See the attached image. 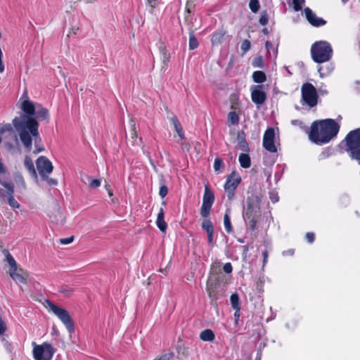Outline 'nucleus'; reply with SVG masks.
Returning <instances> with one entry per match:
<instances>
[{
  "label": "nucleus",
  "instance_id": "nucleus-8",
  "mask_svg": "<svg viewBox=\"0 0 360 360\" xmlns=\"http://www.w3.org/2000/svg\"><path fill=\"white\" fill-rule=\"evenodd\" d=\"M301 95L302 104H306L309 108H314L317 105L319 95L312 84L309 82L304 83L301 86Z\"/></svg>",
  "mask_w": 360,
  "mask_h": 360
},
{
  "label": "nucleus",
  "instance_id": "nucleus-25",
  "mask_svg": "<svg viewBox=\"0 0 360 360\" xmlns=\"http://www.w3.org/2000/svg\"><path fill=\"white\" fill-rule=\"evenodd\" d=\"M200 338L206 342H212L214 340L215 335L211 329H205L200 334Z\"/></svg>",
  "mask_w": 360,
  "mask_h": 360
},
{
  "label": "nucleus",
  "instance_id": "nucleus-17",
  "mask_svg": "<svg viewBox=\"0 0 360 360\" xmlns=\"http://www.w3.org/2000/svg\"><path fill=\"white\" fill-rule=\"evenodd\" d=\"M34 106L35 108V113L34 115H36V117H34L37 121L39 122L38 120H44L46 122V123H49L50 121V114L49 111L46 108L43 107L39 103L34 104Z\"/></svg>",
  "mask_w": 360,
  "mask_h": 360
},
{
  "label": "nucleus",
  "instance_id": "nucleus-22",
  "mask_svg": "<svg viewBox=\"0 0 360 360\" xmlns=\"http://www.w3.org/2000/svg\"><path fill=\"white\" fill-rule=\"evenodd\" d=\"M214 202V195L213 192L209 188L208 186H205V192L202 197V203L212 205Z\"/></svg>",
  "mask_w": 360,
  "mask_h": 360
},
{
  "label": "nucleus",
  "instance_id": "nucleus-28",
  "mask_svg": "<svg viewBox=\"0 0 360 360\" xmlns=\"http://www.w3.org/2000/svg\"><path fill=\"white\" fill-rule=\"evenodd\" d=\"M5 253L6 255V259L8 264L10 265V269H15L18 268L17 263L13 258V257L10 254L8 250H4L3 251Z\"/></svg>",
  "mask_w": 360,
  "mask_h": 360
},
{
  "label": "nucleus",
  "instance_id": "nucleus-3",
  "mask_svg": "<svg viewBox=\"0 0 360 360\" xmlns=\"http://www.w3.org/2000/svg\"><path fill=\"white\" fill-rule=\"evenodd\" d=\"M225 276L221 273L213 270L210 272L206 282V292L210 299L212 305L217 306V300L225 296L226 288Z\"/></svg>",
  "mask_w": 360,
  "mask_h": 360
},
{
  "label": "nucleus",
  "instance_id": "nucleus-50",
  "mask_svg": "<svg viewBox=\"0 0 360 360\" xmlns=\"http://www.w3.org/2000/svg\"><path fill=\"white\" fill-rule=\"evenodd\" d=\"M173 354L172 353L170 354H164L153 360H171L172 358Z\"/></svg>",
  "mask_w": 360,
  "mask_h": 360
},
{
  "label": "nucleus",
  "instance_id": "nucleus-35",
  "mask_svg": "<svg viewBox=\"0 0 360 360\" xmlns=\"http://www.w3.org/2000/svg\"><path fill=\"white\" fill-rule=\"evenodd\" d=\"M198 41L195 37L193 32H191L189 34V49L194 50L198 46Z\"/></svg>",
  "mask_w": 360,
  "mask_h": 360
},
{
  "label": "nucleus",
  "instance_id": "nucleus-6",
  "mask_svg": "<svg viewBox=\"0 0 360 360\" xmlns=\"http://www.w3.org/2000/svg\"><path fill=\"white\" fill-rule=\"evenodd\" d=\"M345 151L360 164V128L350 131L344 139Z\"/></svg>",
  "mask_w": 360,
  "mask_h": 360
},
{
  "label": "nucleus",
  "instance_id": "nucleus-45",
  "mask_svg": "<svg viewBox=\"0 0 360 360\" xmlns=\"http://www.w3.org/2000/svg\"><path fill=\"white\" fill-rule=\"evenodd\" d=\"M254 67L262 68L264 66V61L262 56L256 57L252 63Z\"/></svg>",
  "mask_w": 360,
  "mask_h": 360
},
{
  "label": "nucleus",
  "instance_id": "nucleus-1",
  "mask_svg": "<svg viewBox=\"0 0 360 360\" xmlns=\"http://www.w3.org/2000/svg\"><path fill=\"white\" fill-rule=\"evenodd\" d=\"M23 112L15 117L12 123L0 124V143L10 153H20L22 146L25 152L30 153L34 145L33 153L37 155L45 150L39 133V123L34 117L35 108L33 102L27 99L22 102Z\"/></svg>",
  "mask_w": 360,
  "mask_h": 360
},
{
  "label": "nucleus",
  "instance_id": "nucleus-52",
  "mask_svg": "<svg viewBox=\"0 0 360 360\" xmlns=\"http://www.w3.org/2000/svg\"><path fill=\"white\" fill-rule=\"evenodd\" d=\"M223 270L226 274H231L233 271L232 265L230 262L226 263L223 266Z\"/></svg>",
  "mask_w": 360,
  "mask_h": 360
},
{
  "label": "nucleus",
  "instance_id": "nucleus-32",
  "mask_svg": "<svg viewBox=\"0 0 360 360\" xmlns=\"http://www.w3.org/2000/svg\"><path fill=\"white\" fill-rule=\"evenodd\" d=\"M224 224L226 231L228 233H231L233 231V227L227 210L224 216Z\"/></svg>",
  "mask_w": 360,
  "mask_h": 360
},
{
  "label": "nucleus",
  "instance_id": "nucleus-40",
  "mask_svg": "<svg viewBox=\"0 0 360 360\" xmlns=\"http://www.w3.org/2000/svg\"><path fill=\"white\" fill-rule=\"evenodd\" d=\"M305 0H292V4L295 11H300L302 8V5L304 4Z\"/></svg>",
  "mask_w": 360,
  "mask_h": 360
},
{
  "label": "nucleus",
  "instance_id": "nucleus-18",
  "mask_svg": "<svg viewBox=\"0 0 360 360\" xmlns=\"http://www.w3.org/2000/svg\"><path fill=\"white\" fill-rule=\"evenodd\" d=\"M4 188H0V198L5 200L11 195H14V185L11 181H4L0 182Z\"/></svg>",
  "mask_w": 360,
  "mask_h": 360
},
{
  "label": "nucleus",
  "instance_id": "nucleus-64",
  "mask_svg": "<svg viewBox=\"0 0 360 360\" xmlns=\"http://www.w3.org/2000/svg\"><path fill=\"white\" fill-rule=\"evenodd\" d=\"M265 46H266V48L267 49H269V47L271 46V43L269 41H266V43H265Z\"/></svg>",
  "mask_w": 360,
  "mask_h": 360
},
{
  "label": "nucleus",
  "instance_id": "nucleus-48",
  "mask_svg": "<svg viewBox=\"0 0 360 360\" xmlns=\"http://www.w3.org/2000/svg\"><path fill=\"white\" fill-rule=\"evenodd\" d=\"M171 121L174 125L175 129L182 127L181 124L176 115H174L171 118Z\"/></svg>",
  "mask_w": 360,
  "mask_h": 360
},
{
  "label": "nucleus",
  "instance_id": "nucleus-14",
  "mask_svg": "<svg viewBox=\"0 0 360 360\" xmlns=\"http://www.w3.org/2000/svg\"><path fill=\"white\" fill-rule=\"evenodd\" d=\"M9 275L17 284L26 285L27 283L29 274L21 268L9 269Z\"/></svg>",
  "mask_w": 360,
  "mask_h": 360
},
{
  "label": "nucleus",
  "instance_id": "nucleus-60",
  "mask_svg": "<svg viewBox=\"0 0 360 360\" xmlns=\"http://www.w3.org/2000/svg\"><path fill=\"white\" fill-rule=\"evenodd\" d=\"M270 198L273 202H276L278 200V196L277 195L274 197L271 196Z\"/></svg>",
  "mask_w": 360,
  "mask_h": 360
},
{
  "label": "nucleus",
  "instance_id": "nucleus-51",
  "mask_svg": "<svg viewBox=\"0 0 360 360\" xmlns=\"http://www.w3.org/2000/svg\"><path fill=\"white\" fill-rule=\"evenodd\" d=\"M305 238L308 243H312L315 240V235L312 232H307L305 235Z\"/></svg>",
  "mask_w": 360,
  "mask_h": 360
},
{
  "label": "nucleus",
  "instance_id": "nucleus-61",
  "mask_svg": "<svg viewBox=\"0 0 360 360\" xmlns=\"http://www.w3.org/2000/svg\"><path fill=\"white\" fill-rule=\"evenodd\" d=\"M176 131L177 132V134H183L184 133V131H183V128L181 127V128H179V129H175Z\"/></svg>",
  "mask_w": 360,
  "mask_h": 360
},
{
  "label": "nucleus",
  "instance_id": "nucleus-49",
  "mask_svg": "<svg viewBox=\"0 0 360 360\" xmlns=\"http://www.w3.org/2000/svg\"><path fill=\"white\" fill-rule=\"evenodd\" d=\"M268 15L266 13H264L260 16L259 22L261 25H266L268 23Z\"/></svg>",
  "mask_w": 360,
  "mask_h": 360
},
{
  "label": "nucleus",
  "instance_id": "nucleus-7",
  "mask_svg": "<svg viewBox=\"0 0 360 360\" xmlns=\"http://www.w3.org/2000/svg\"><path fill=\"white\" fill-rule=\"evenodd\" d=\"M36 166L42 180L46 181L51 186L58 184L56 179L49 178V174L53 172L52 162L46 157L40 156L36 160Z\"/></svg>",
  "mask_w": 360,
  "mask_h": 360
},
{
  "label": "nucleus",
  "instance_id": "nucleus-20",
  "mask_svg": "<svg viewBox=\"0 0 360 360\" xmlns=\"http://www.w3.org/2000/svg\"><path fill=\"white\" fill-rule=\"evenodd\" d=\"M156 225L161 232L164 233H166L167 224L165 221V211L163 207H160L156 219Z\"/></svg>",
  "mask_w": 360,
  "mask_h": 360
},
{
  "label": "nucleus",
  "instance_id": "nucleus-4",
  "mask_svg": "<svg viewBox=\"0 0 360 360\" xmlns=\"http://www.w3.org/2000/svg\"><path fill=\"white\" fill-rule=\"evenodd\" d=\"M260 204L261 198L257 195L252 194L247 198L243 219L246 226L252 231H255L262 215Z\"/></svg>",
  "mask_w": 360,
  "mask_h": 360
},
{
  "label": "nucleus",
  "instance_id": "nucleus-63",
  "mask_svg": "<svg viewBox=\"0 0 360 360\" xmlns=\"http://www.w3.org/2000/svg\"><path fill=\"white\" fill-rule=\"evenodd\" d=\"M292 124H299L300 125L302 124V122L299 120H293V121H292Z\"/></svg>",
  "mask_w": 360,
  "mask_h": 360
},
{
  "label": "nucleus",
  "instance_id": "nucleus-44",
  "mask_svg": "<svg viewBox=\"0 0 360 360\" xmlns=\"http://www.w3.org/2000/svg\"><path fill=\"white\" fill-rule=\"evenodd\" d=\"M7 330V326L2 315L0 314V335H3Z\"/></svg>",
  "mask_w": 360,
  "mask_h": 360
},
{
  "label": "nucleus",
  "instance_id": "nucleus-10",
  "mask_svg": "<svg viewBox=\"0 0 360 360\" xmlns=\"http://www.w3.org/2000/svg\"><path fill=\"white\" fill-rule=\"evenodd\" d=\"M240 181L241 178L236 171H233L230 174L227 175L224 187L229 201H232L235 199L236 190Z\"/></svg>",
  "mask_w": 360,
  "mask_h": 360
},
{
  "label": "nucleus",
  "instance_id": "nucleus-33",
  "mask_svg": "<svg viewBox=\"0 0 360 360\" xmlns=\"http://www.w3.org/2000/svg\"><path fill=\"white\" fill-rule=\"evenodd\" d=\"M8 170L4 163L2 162V160L0 158V182H3L4 181L8 180Z\"/></svg>",
  "mask_w": 360,
  "mask_h": 360
},
{
  "label": "nucleus",
  "instance_id": "nucleus-23",
  "mask_svg": "<svg viewBox=\"0 0 360 360\" xmlns=\"http://www.w3.org/2000/svg\"><path fill=\"white\" fill-rule=\"evenodd\" d=\"M24 165H25V167H26V169L30 172V175L33 178L37 179V172H36V170L34 168V165L32 158L30 156H28V155L25 156V160H24Z\"/></svg>",
  "mask_w": 360,
  "mask_h": 360
},
{
  "label": "nucleus",
  "instance_id": "nucleus-24",
  "mask_svg": "<svg viewBox=\"0 0 360 360\" xmlns=\"http://www.w3.org/2000/svg\"><path fill=\"white\" fill-rule=\"evenodd\" d=\"M226 31L220 30L214 32L212 35L211 41L213 45H217L222 43Z\"/></svg>",
  "mask_w": 360,
  "mask_h": 360
},
{
  "label": "nucleus",
  "instance_id": "nucleus-36",
  "mask_svg": "<svg viewBox=\"0 0 360 360\" xmlns=\"http://www.w3.org/2000/svg\"><path fill=\"white\" fill-rule=\"evenodd\" d=\"M211 207L212 205L202 203L200 208L201 216L204 218L208 217L210 214Z\"/></svg>",
  "mask_w": 360,
  "mask_h": 360
},
{
  "label": "nucleus",
  "instance_id": "nucleus-55",
  "mask_svg": "<svg viewBox=\"0 0 360 360\" xmlns=\"http://www.w3.org/2000/svg\"><path fill=\"white\" fill-rule=\"evenodd\" d=\"M213 234H214V231L207 233L208 243L211 246H213Z\"/></svg>",
  "mask_w": 360,
  "mask_h": 360
},
{
  "label": "nucleus",
  "instance_id": "nucleus-34",
  "mask_svg": "<svg viewBox=\"0 0 360 360\" xmlns=\"http://www.w3.org/2000/svg\"><path fill=\"white\" fill-rule=\"evenodd\" d=\"M58 292L66 297H70L74 294V289L68 286H61L58 289Z\"/></svg>",
  "mask_w": 360,
  "mask_h": 360
},
{
  "label": "nucleus",
  "instance_id": "nucleus-57",
  "mask_svg": "<svg viewBox=\"0 0 360 360\" xmlns=\"http://www.w3.org/2000/svg\"><path fill=\"white\" fill-rule=\"evenodd\" d=\"M234 310H235L234 317H235L236 323L237 324L238 323V321L239 317H240V309H238V310L237 309H234Z\"/></svg>",
  "mask_w": 360,
  "mask_h": 360
},
{
  "label": "nucleus",
  "instance_id": "nucleus-37",
  "mask_svg": "<svg viewBox=\"0 0 360 360\" xmlns=\"http://www.w3.org/2000/svg\"><path fill=\"white\" fill-rule=\"evenodd\" d=\"M202 228L207 233L214 231V226L212 222L210 219H205L202 223Z\"/></svg>",
  "mask_w": 360,
  "mask_h": 360
},
{
  "label": "nucleus",
  "instance_id": "nucleus-19",
  "mask_svg": "<svg viewBox=\"0 0 360 360\" xmlns=\"http://www.w3.org/2000/svg\"><path fill=\"white\" fill-rule=\"evenodd\" d=\"M246 134L244 131H239L237 134V146L241 150L248 153L250 150L248 143L246 141Z\"/></svg>",
  "mask_w": 360,
  "mask_h": 360
},
{
  "label": "nucleus",
  "instance_id": "nucleus-47",
  "mask_svg": "<svg viewBox=\"0 0 360 360\" xmlns=\"http://www.w3.org/2000/svg\"><path fill=\"white\" fill-rule=\"evenodd\" d=\"M74 238H75L73 236H72L70 237H68V238H60L59 240V243L62 245H68V244L72 243L74 240Z\"/></svg>",
  "mask_w": 360,
  "mask_h": 360
},
{
  "label": "nucleus",
  "instance_id": "nucleus-30",
  "mask_svg": "<svg viewBox=\"0 0 360 360\" xmlns=\"http://www.w3.org/2000/svg\"><path fill=\"white\" fill-rule=\"evenodd\" d=\"M13 178L15 184L20 188L25 189L26 187L25 180L19 172H15L13 174Z\"/></svg>",
  "mask_w": 360,
  "mask_h": 360
},
{
  "label": "nucleus",
  "instance_id": "nucleus-9",
  "mask_svg": "<svg viewBox=\"0 0 360 360\" xmlns=\"http://www.w3.org/2000/svg\"><path fill=\"white\" fill-rule=\"evenodd\" d=\"M49 307L51 311L65 325L69 333L75 330V323L72 319L69 311L64 308L57 306L56 304L49 302Z\"/></svg>",
  "mask_w": 360,
  "mask_h": 360
},
{
  "label": "nucleus",
  "instance_id": "nucleus-15",
  "mask_svg": "<svg viewBox=\"0 0 360 360\" xmlns=\"http://www.w3.org/2000/svg\"><path fill=\"white\" fill-rule=\"evenodd\" d=\"M130 132L128 143L131 146H138L142 143V138L138 136V131L136 130V123L133 119L129 121Z\"/></svg>",
  "mask_w": 360,
  "mask_h": 360
},
{
  "label": "nucleus",
  "instance_id": "nucleus-21",
  "mask_svg": "<svg viewBox=\"0 0 360 360\" xmlns=\"http://www.w3.org/2000/svg\"><path fill=\"white\" fill-rule=\"evenodd\" d=\"M158 49L161 54L162 63L165 66H167L170 59V53L167 51L166 46L162 42L160 43Z\"/></svg>",
  "mask_w": 360,
  "mask_h": 360
},
{
  "label": "nucleus",
  "instance_id": "nucleus-31",
  "mask_svg": "<svg viewBox=\"0 0 360 360\" xmlns=\"http://www.w3.org/2000/svg\"><path fill=\"white\" fill-rule=\"evenodd\" d=\"M230 302L231 307L233 309H240V299L239 296L237 293H233L230 297Z\"/></svg>",
  "mask_w": 360,
  "mask_h": 360
},
{
  "label": "nucleus",
  "instance_id": "nucleus-26",
  "mask_svg": "<svg viewBox=\"0 0 360 360\" xmlns=\"http://www.w3.org/2000/svg\"><path fill=\"white\" fill-rule=\"evenodd\" d=\"M238 161L243 168L248 169L251 166V160L249 155L247 153L240 154Z\"/></svg>",
  "mask_w": 360,
  "mask_h": 360
},
{
  "label": "nucleus",
  "instance_id": "nucleus-62",
  "mask_svg": "<svg viewBox=\"0 0 360 360\" xmlns=\"http://www.w3.org/2000/svg\"><path fill=\"white\" fill-rule=\"evenodd\" d=\"M176 131L177 132V134H183L184 133V131H183V128L181 127V128H179V129H175Z\"/></svg>",
  "mask_w": 360,
  "mask_h": 360
},
{
  "label": "nucleus",
  "instance_id": "nucleus-38",
  "mask_svg": "<svg viewBox=\"0 0 360 360\" xmlns=\"http://www.w3.org/2000/svg\"><path fill=\"white\" fill-rule=\"evenodd\" d=\"M249 8L252 13H257L260 8L259 0H250Z\"/></svg>",
  "mask_w": 360,
  "mask_h": 360
},
{
  "label": "nucleus",
  "instance_id": "nucleus-29",
  "mask_svg": "<svg viewBox=\"0 0 360 360\" xmlns=\"http://www.w3.org/2000/svg\"><path fill=\"white\" fill-rule=\"evenodd\" d=\"M240 117L236 111H231L228 114V122L233 125H238L239 123Z\"/></svg>",
  "mask_w": 360,
  "mask_h": 360
},
{
  "label": "nucleus",
  "instance_id": "nucleus-56",
  "mask_svg": "<svg viewBox=\"0 0 360 360\" xmlns=\"http://www.w3.org/2000/svg\"><path fill=\"white\" fill-rule=\"evenodd\" d=\"M105 187L108 192V196L110 198H112L113 196V192L112 190L111 189V186L109 184H105Z\"/></svg>",
  "mask_w": 360,
  "mask_h": 360
},
{
  "label": "nucleus",
  "instance_id": "nucleus-46",
  "mask_svg": "<svg viewBox=\"0 0 360 360\" xmlns=\"http://www.w3.org/2000/svg\"><path fill=\"white\" fill-rule=\"evenodd\" d=\"M168 193V188L165 184L161 185L160 187L159 195L162 198H164Z\"/></svg>",
  "mask_w": 360,
  "mask_h": 360
},
{
  "label": "nucleus",
  "instance_id": "nucleus-43",
  "mask_svg": "<svg viewBox=\"0 0 360 360\" xmlns=\"http://www.w3.org/2000/svg\"><path fill=\"white\" fill-rule=\"evenodd\" d=\"M88 179L89 181V185L91 188H97L101 186L100 179H94L91 176H88Z\"/></svg>",
  "mask_w": 360,
  "mask_h": 360
},
{
  "label": "nucleus",
  "instance_id": "nucleus-27",
  "mask_svg": "<svg viewBox=\"0 0 360 360\" xmlns=\"http://www.w3.org/2000/svg\"><path fill=\"white\" fill-rule=\"evenodd\" d=\"M252 79L255 83L262 84L266 80V76L263 71L257 70L252 73Z\"/></svg>",
  "mask_w": 360,
  "mask_h": 360
},
{
  "label": "nucleus",
  "instance_id": "nucleus-53",
  "mask_svg": "<svg viewBox=\"0 0 360 360\" xmlns=\"http://www.w3.org/2000/svg\"><path fill=\"white\" fill-rule=\"evenodd\" d=\"M262 255L263 257V266H264L268 261L269 252L267 250H263Z\"/></svg>",
  "mask_w": 360,
  "mask_h": 360
},
{
  "label": "nucleus",
  "instance_id": "nucleus-13",
  "mask_svg": "<svg viewBox=\"0 0 360 360\" xmlns=\"http://www.w3.org/2000/svg\"><path fill=\"white\" fill-rule=\"evenodd\" d=\"M275 131L272 127H269L264 132L263 136V147L270 153H276L277 148L274 143Z\"/></svg>",
  "mask_w": 360,
  "mask_h": 360
},
{
  "label": "nucleus",
  "instance_id": "nucleus-58",
  "mask_svg": "<svg viewBox=\"0 0 360 360\" xmlns=\"http://www.w3.org/2000/svg\"><path fill=\"white\" fill-rule=\"evenodd\" d=\"M195 7V4L193 2L187 1L185 5V8L193 9Z\"/></svg>",
  "mask_w": 360,
  "mask_h": 360
},
{
  "label": "nucleus",
  "instance_id": "nucleus-41",
  "mask_svg": "<svg viewBox=\"0 0 360 360\" xmlns=\"http://www.w3.org/2000/svg\"><path fill=\"white\" fill-rule=\"evenodd\" d=\"M251 48V43L248 39H245L241 44L240 49L243 51V55L246 53Z\"/></svg>",
  "mask_w": 360,
  "mask_h": 360
},
{
  "label": "nucleus",
  "instance_id": "nucleus-59",
  "mask_svg": "<svg viewBox=\"0 0 360 360\" xmlns=\"http://www.w3.org/2000/svg\"><path fill=\"white\" fill-rule=\"evenodd\" d=\"M192 20H193V18H192V17H191V15H188V14H186V15H185V17H184V20H185V22H187V23H188V24H189V23H192Z\"/></svg>",
  "mask_w": 360,
  "mask_h": 360
},
{
  "label": "nucleus",
  "instance_id": "nucleus-12",
  "mask_svg": "<svg viewBox=\"0 0 360 360\" xmlns=\"http://www.w3.org/2000/svg\"><path fill=\"white\" fill-rule=\"evenodd\" d=\"M264 85L258 84L250 88L252 101L257 106L262 105L267 99L266 93L263 90Z\"/></svg>",
  "mask_w": 360,
  "mask_h": 360
},
{
  "label": "nucleus",
  "instance_id": "nucleus-5",
  "mask_svg": "<svg viewBox=\"0 0 360 360\" xmlns=\"http://www.w3.org/2000/svg\"><path fill=\"white\" fill-rule=\"evenodd\" d=\"M333 56L331 45L326 41L314 42L311 47V56L316 63H322L330 60Z\"/></svg>",
  "mask_w": 360,
  "mask_h": 360
},
{
  "label": "nucleus",
  "instance_id": "nucleus-54",
  "mask_svg": "<svg viewBox=\"0 0 360 360\" xmlns=\"http://www.w3.org/2000/svg\"><path fill=\"white\" fill-rule=\"evenodd\" d=\"M295 254V249L290 248L286 250H284L282 253L283 256H292Z\"/></svg>",
  "mask_w": 360,
  "mask_h": 360
},
{
  "label": "nucleus",
  "instance_id": "nucleus-2",
  "mask_svg": "<svg viewBox=\"0 0 360 360\" xmlns=\"http://www.w3.org/2000/svg\"><path fill=\"white\" fill-rule=\"evenodd\" d=\"M340 128L333 119L314 121L308 131L309 139L317 145L328 143L337 136Z\"/></svg>",
  "mask_w": 360,
  "mask_h": 360
},
{
  "label": "nucleus",
  "instance_id": "nucleus-16",
  "mask_svg": "<svg viewBox=\"0 0 360 360\" xmlns=\"http://www.w3.org/2000/svg\"><path fill=\"white\" fill-rule=\"evenodd\" d=\"M305 17L307 21L314 27H321L326 24V21L321 18H319L313 12V11L307 7L304 10Z\"/></svg>",
  "mask_w": 360,
  "mask_h": 360
},
{
  "label": "nucleus",
  "instance_id": "nucleus-11",
  "mask_svg": "<svg viewBox=\"0 0 360 360\" xmlns=\"http://www.w3.org/2000/svg\"><path fill=\"white\" fill-rule=\"evenodd\" d=\"M33 356L35 360H51L56 349L47 342L37 345L33 342Z\"/></svg>",
  "mask_w": 360,
  "mask_h": 360
},
{
  "label": "nucleus",
  "instance_id": "nucleus-42",
  "mask_svg": "<svg viewBox=\"0 0 360 360\" xmlns=\"http://www.w3.org/2000/svg\"><path fill=\"white\" fill-rule=\"evenodd\" d=\"M8 204L14 209H17L20 207V204L17 202V200L14 198L13 195H11L7 199Z\"/></svg>",
  "mask_w": 360,
  "mask_h": 360
},
{
  "label": "nucleus",
  "instance_id": "nucleus-39",
  "mask_svg": "<svg viewBox=\"0 0 360 360\" xmlns=\"http://www.w3.org/2000/svg\"><path fill=\"white\" fill-rule=\"evenodd\" d=\"M224 167V163L220 158H216L214 162V169L215 172H219Z\"/></svg>",
  "mask_w": 360,
  "mask_h": 360
}]
</instances>
